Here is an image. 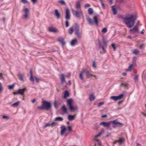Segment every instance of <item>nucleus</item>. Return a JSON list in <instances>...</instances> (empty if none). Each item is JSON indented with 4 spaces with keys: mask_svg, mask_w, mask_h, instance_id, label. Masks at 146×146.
Instances as JSON below:
<instances>
[{
    "mask_svg": "<svg viewBox=\"0 0 146 146\" xmlns=\"http://www.w3.org/2000/svg\"><path fill=\"white\" fill-rule=\"evenodd\" d=\"M137 17L136 15L129 14L123 18V22L128 27L131 28L133 27L135 23Z\"/></svg>",
    "mask_w": 146,
    "mask_h": 146,
    "instance_id": "f257e3e1",
    "label": "nucleus"
},
{
    "mask_svg": "<svg viewBox=\"0 0 146 146\" xmlns=\"http://www.w3.org/2000/svg\"><path fill=\"white\" fill-rule=\"evenodd\" d=\"M73 100L72 99H68L67 101V104L70 110L73 111L77 110L78 108L77 106H73Z\"/></svg>",
    "mask_w": 146,
    "mask_h": 146,
    "instance_id": "f03ea898",
    "label": "nucleus"
},
{
    "mask_svg": "<svg viewBox=\"0 0 146 146\" xmlns=\"http://www.w3.org/2000/svg\"><path fill=\"white\" fill-rule=\"evenodd\" d=\"M68 129L65 126L62 125L61 127V130L60 131V134L61 135H63L65 133V131L66 130H68V133H67L65 134V136H66L68 135L69 133H71V131L72 130V128L71 126H68Z\"/></svg>",
    "mask_w": 146,
    "mask_h": 146,
    "instance_id": "7ed1b4c3",
    "label": "nucleus"
},
{
    "mask_svg": "<svg viewBox=\"0 0 146 146\" xmlns=\"http://www.w3.org/2000/svg\"><path fill=\"white\" fill-rule=\"evenodd\" d=\"M72 11L73 15L76 17L80 18V16L83 15L82 11L81 10L75 11L72 9Z\"/></svg>",
    "mask_w": 146,
    "mask_h": 146,
    "instance_id": "20e7f679",
    "label": "nucleus"
},
{
    "mask_svg": "<svg viewBox=\"0 0 146 146\" xmlns=\"http://www.w3.org/2000/svg\"><path fill=\"white\" fill-rule=\"evenodd\" d=\"M42 103L45 110H48L50 109L51 108V105L49 102L44 101H43Z\"/></svg>",
    "mask_w": 146,
    "mask_h": 146,
    "instance_id": "39448f33",
    "label": "nucleus"
},
{
    "mask_svg": "<svg viewBox=\"0 0 146 146\" xmlns=\"http://www.w3.org/2000/svg\"><path fill=\"white\" fill-rule=\"evenodd\" d=\"M111 123H112L113 127L114 128L122 126H123V124L122 123L116 121V120L111 121Z\"/></svg>",
    "mask_w": 146,
    "mask_h": 146,
    "instance_id": "423d86ee",
    "label": "nucleus"
},
{
    "mask_svg": "<svg viewBox=\"0 0 146 146\" xmlns=\"http://www.w3.org/2000/svg\"><path fill=\"white\" fill-rule=\"evenodd\" d=\"M26 90L27 89L25 88L19 89L17 92H13V94L14 95L16 94H21L22 95H23L24 92L26 91Z\"/></svg>",
    "mask_w": 146,
    "mask_h": 146,
    "instance_id": "0eeeda50",
    "label": "nucleus"
},
{
    "mask_svg": "<svg viewBox=\"0 0 146 146\" xmlns=\"http://www.w3.org/2000/svg\"><path fill=\"white\" fill-rule=\"evenodd\" d=\"M123 96V94H121L118 96H111L110 97V98L113 100L114 101H116L121 100Z\"/></svg>",
    "mask_w": 146,
    "mask_h": 146,
    "instance_id": "6e6552de",
    "label": "nucleus"
},
{
    "mask_svg": "<svg viewBox=\"0 0 146 146\" xmlns=\"http://www.w3.org/2000/svg\"><path fill=\"white\" fill-rule=\"evenodd\" d=\"M23 11L25 13V14L23 15L24 19H27L29 18L28 15L29 13V11L28 9L27 8H25L23 10Z\"/></svg>",
    "mask_w": 146,
    "mask_h": 146,
    "instance_id": "1a4fd4ad",
    "label": "nucleus"
},
{
    "mask_svg": "<svg viewBox=\"0 0 146 146\" xmlns=\"http://www.w3.org/2000/svg\"><path fill=\"white\" fill-rule=\"evenodd\" d=\"M65 18L67 20H68L70 18V10L68 8H66L65 10Z\"/></svg>",
    "mask_w": 146,
    "mask_h": 146,
    "instance_id": "9d476101",
    "label": "nucleus"
},
{
    "mask_svg": "<svg viewBox=\"0 0 146 146\" xmlns=\"http://www.w3.org/2000/svg\"><path fill=\"white\" fill-rule=\"evenodd\" d=\"M111 124V121H109L107 122H102L100 123V125H102L104 127H110Z\"/></svg>",
    "mask_w": 146,
    "mask_h": 146,
    "instance_id": "9b49d317",
    "label": "nucleus"
},
{
    "mask_svg": "<svg viewBox=\"0 0 146 146\" xmlns=\"http://www.w3.org/2000/svg\"><path fill=\"white\" fill-rule=\"evenodd\" d=\"M83 72L86 74V76L87 78H89L91 76H94L96 79L97 78L96 76H95L90 74L89 72L87 71L86 69H84V70H83Z\"/></svg>",
    "mask_w": 146,
    "mask_h": 146,
    "instance_id": "f8f14e48",
    "label": "nucleus"
},
{
    "mask_svg": "<svg viewBox=\"0 0 146 146\" xmlns=\"http://www.w3.org/2000/svg\"><path fill=\"white\" fill-rule=\"evenodd\" d=\"M98 50L100 52V53L101 54L105 53L106 52V50L104 46H99Z\"/></svg>",
    "mask_w": 146,
    "mask_h": 146,
    "instance_id": "ddd939ff",
    "label": "nucleus"
},
{
    "mask_svg": "<svg viewBox=\"0 0 146 146\" xmlns=\"http://www.w3.org/2000/svg\"><path fill=\"white\" fill-rule=\"evenodd\" d=\"M130 31L133 33H134L138 32V29L136 26H135L132 29L130 30Z\"/></svg>",
    "mask_w": 146,
    "mask_h": 146,
    "instance_id": "4468645a",
    "label": "nucleus"
},
{
    "mask_svg": "<svg viewBox=\"0 0 146 146\" xmlns=\"http://www.w3.org/2000/svg\"><path fill=\"white\" fill-rule=\"evenodd\" d=\"M58 41L60 43L62 46H64L65 44V42L64 39L62 37H60L58 38Z\"/></svg>",
    "mask_w": 146,
    "mask_h": 146,
    "instance_id": "2eb2a0df",
    "label": "nucleus"
},
{
    "mask_svg": "<svg viewBox=\"0 0 146 146\" xmlns=\"http://www.w3.org/2000/svg\"><path fill=\"white\" fill-rule=\"evenodd\" d=\"M54 13L57 19H59L60 17V15L57 9H55V10Z\"/></svg>",
    "mask_w": 146,
    "mask_h": 146,
    "instance_id": "dca6fc26",
    "label": "nucleus"
},
{
    "mask_svg": "<svg viewBox=\"0 0 146 146\" xmlns=\"http://www.w3.org/2000/svg\"><path fill=\"white\" fill-rule=\"evenodd\" d=\"M48 30L50 32H53L55 33H56L58 31V30L56 29L54 27H49L48 28Z\"/></svg>",
    "mask_w": 146,
    "mask_h": 146,
    "instance_id": "f3484780",
    "label": "nucleus"
},
{
    "mask_svg": "<svg viewBox=\"0 0 146 146\" xmlns=\"http://www.w3.org/2000/svg\"><path fill=\"white\" fill-rule=\"evenodd\" d=\"M60 78L61 83L62 84L64 82H65V81L64 75L63 74H61L60 75Z\"/></svg>",
    "mask_w": 146,
    "mask_h": 146,
    "instance_id": "a211bd4d",
    "label": "nucleus"
},
{
    "mask_svg": "<svg viewBox=\"0 0 146 146\" xmlns=\"http://www.w3.org/2000/svg\"><path fill=\"white\" fill-rule=\"evenodd\" d=\"M74 29L75 30V32L79 31V26L77 23H76L75 24Z\"/></svg>",
    "mask_w": 146,
    "mask_h": 146,
    "instance_id": "6ab92c4d",
    "label": "nucleus"
},
{
    "mask_svg": "<svg viewBox=\"0 0 146 146\" xmlns=\"http://www.w3.org/2000/svg\"><path fill=\"white\" fill-rule=\"evenodd\" d=\"M61 109L62 111L64 112V113H67V110L65 105H64L62 107Z\"/></svg>",
    "mask_w": 146,
    "mask_h": 146,
    "instance_id": "aec40b11",
    "label": "nucleus"
},
{
    "mask_svg": "<svg viewBox=\"0 0 146 146\" xmlns=\"http://www.w3.org/2000/svg\"><path fill=\"white\" fill-rule=\"evenodd\" d=\"M112 11H113V13L114 15H116L117 14V10L115 8V6H113L112 7Z\"/></svg>",
    "mask_w": 146,
    "mask_h": 146,
    "instance_id": "412c9836",
    "label": "nucleus"
},
{
    "mask_svg": "<svg viewBox=\"0 0 146 146\" xmlns=\"http://www.w3.org/2000/svg\"><path fill=\"white\" fill-rule=\"evenodd\" d=\"M87 20L89 24L90 25H93L94 22L89 17L87 19Z\"/></svg>",
    "mask_w": 146,
    "mask_h": 146,
    "instance_id": "4be33fe9",
    "label": "nucleus"
},
{
    "mask_svg": "<svg viewBox=\"0 0 146 146\" xmlns=\"http://www.w3.org/2000/svg\"><path fill=\"white\" fill-rule=\"evenodd\" d=\"M93 19L94 21V23L96 24L97 25H98V18L97 16H94L93 18Z\"/></svg>",
    "mask_w": 146,
    "mask_h": 146,
    "instance_id": "5701e85b",
    "label": "nucleus"
},
{
    "mask_svg": "<svg viewBox=\"0 0 146 146\" xmlns=\"http://www.w3.org/2000/svg\"><path fill=\"white\" fill-rule=\"evenodd\" d=\"M18 76L19 77V79L22 81H24V80L23 79L24 75L22 74H19L18 75Z\"/></svg>",
    "mask_w": 146,
    "mask_h": 146,
    "instance_id": "b1692460",
    "label": "nucleus"
},
{
    "mask_svg": "<svg viewBox=\"0 0 146 146\" xmlns=\"http://www.w3.org/2000/svg\"><path fill=\"white\" fill-rule=\"evenodd\" d=\"M30 80L32 82H33L34 81V79L33 78L32 72L31 70H30Z\"/></svg>",
    "mask_w": 146,
    "mask_h": 146,
    "instance_id": "393cba45",
    "label": "nucleus"
},
{
    "mask_svg": "<svg viewBox=\"0 0 146 146\" xmlns=\"http://www.w3.org/2000/svg\"><path fill=\"white\" fill-rule=\"evenodd\" d=\"M81 7L80 4V1H78L76 3V8L77 9H80Z\"/></svg>",
    "mask_w": 146,
    "mask_h": 146,
    "instance_id": "a878e982",
    "label": "nucleus"
},
{
    "mask_svg": "<svg viewBox=\"0 0 146 146\" xmlns=\"http://www.w3.org/2000/svg\"><path fill=\"white\" fill-rule=\"evenodd\" d=\"M95 96L93 94H92L89 95V98L90 101H92L94 100L95 99Z\"/></svg>",
    "mask_w": 146,
    "mask_h": 146,
    "instance_id": "bb28decb",
    "label": "nucleus"
},
{
    "mask_svg": "<svg viewBox=\"0 0 146 146\" xmlns=\"http://www.w3.org/2000/svg\"><path fill=\"white\" fill-rule=\"evenodd\" d=\"M75 116V115H74V116H72L71 115H68V120L70 121H71L74 120Z\"/></svg>",
    "mask_w": 146,
    "mask_h": 146,
    "instance_id": "cd10ccee",
    "label": "nucleus"
},
{
    "mask_svg": "<svg viewBox=\"0 0 146 146\" xmlns=\"http://www.w3.org/2000/svg\"><path fill=\"white\" fill-rule=\"evenodd\" d=\"M103 42L104 43V46H107V44L108 41L106 40V39L104 37H103L102 38Z\"/></svg>",
    "mask_w": 146,
    "mask_h": 146,
    "instance_id": "c85d7f7f",
    "label": "nucleus"
},
{
    "mask_svg": "<svg viewBox=\"0 0 146 146\" xmlns=\"http://www.w3.org/2000/svg\"><path fill=\"white\" fill-rule=\"evenodd\" d=\"M20 103V102L18 101V102L13 104L11 105V106L12 107H17L19 105Z\"/></svg>",
    "mask_w": 146,
    "mask_h": 146,
    "instance_id": "c756f323",
    "label": "nucleus"
},
{
    "mask_svg": "<svg viewBox=\"0 0 146 146\" xmlns=\"http://www.w3.org/2000/svg\"><path fill=\"white\" fill-rule=\"evenodd\" d=\"M133 67V64H131L128 68L126 69V70L127 71H131Z\"/></svg>",
    "mask_w": 146,
    "mask_h": 146,
    "instance_id": "7c9ffc66",
    "label": "nucleus"
},
{
    "mask_svg": "<svg viewBox=\"0 0 146 146\" xmlns=\"http://www.w3.org/2000/svg\"><path fill=\"white\" fill-rule=\"evenodd\" d=\"M104 132V130H102L101 132L99 133L98 135H96L95 136V137L96 138H97L98 137H100L101 135V134Z\"/></svg>",
    "mask_w": 146,
    "mask_h": 146,
    "instance_id": "2f4dec72",
    "label": "nucleus"
},
{
    "mask_svg": "<svg viewBox=\"0 0 146 146\" xmlns=\"http://www.w3.org/2000/svg\"><path fill=\"white\" fill-rule=\"evenodd\" d=\"M69 94L68 91H66L65 92L64 95V98H66L67 97L69 96Z\"/></svg>",
    "mask_w": 146,
    "mask_h": 146,
    "instance_id": "473e14b6",
    "label": "nucleus"
},
{
    "mask_svg": "<svg viewBox=\"0 0 146 146\" xmlns=\"http://www.w3.org/2000/svg\"><path fill=\"white\" fill-rule=\"evenodd\" d=\"M77 42V40L76 39H74L72 40L71 42V44L72 45H74L75 44V43Z\"/></svg>",
    "mask_w": 146,
    "mask_h": 146,
    "instance_id": "72a5a7b5",
    "label": "nucleus"
},
{
    "mask_svg": "<svg viewBox=\"0 0 146 146\" xmlns=\"http://www.w3.org/2000/svg\"><path fill=\"white\" fill-rule=\"evenodd\" d=\"M63 120V118L61 117H58L55 118V121H62Z\"/></svg>",
    "mask_w": 146,
    "mask_h": 146,
    "instance_id": "f704fd0d",
    "label": "nucleus"
},
{
    "mask_svg": "<svg viewBox=\"0 0 146 146\" xmlns=\"http://www.w3.org/2000/svg\"><path fill=\"white\" fill-rule=\"evenodd\" d=\"M75 33L78 38H80L81 37V33L79 32V31L75 32Z\"/></svg>",
    "mask_w": 146,
    "mask_h": 146,
    "instance_id": "c9c22d12",
    "label": "nucleus"
},
{
    "mask_svg": "<svg viewBox=\"0 0 146 146\" xmlns=\"http://www.w3.org/2000/svg\"><path fill=\"white\" fill-rule=\"evenodd\" d=\"M125 141V139L124 138H121L119 139L118 140V141L119 143V145H121V143L123 142V141Z\"/></svg>",
    "mask_w": 146,
    "mask_h": 146,
    "instance_id": "e433bc0d",
    "label": "nucleus"
},
{
    "mask_svg": "<svg viewBox=\"0 0 146 146\" xmlns=\"http://www.w3.org/2000/svg\"><path fill=\"white\" fill-rule=\"evenodd\" d=\"M116 1L117 3L119 4H121L125 2V0H116Z\"/></svg>",
    "mask_w": 146,
    "mask_h": 146,
    "instance_id": "4c0bfd02",
    "label": "nucleus"
},
{
    "mask_svg": "<svg viewBox=\"0 0 146 146\" xmlns=\"http://www.w3.org/2000/svg\"><path fill=\"white\" fill-rule=\"evenodd\" d=\"M133 53L135 54H139V52L138 50H134L133 51Z\"/></svg>",
    "mask_w": 146,
    "mask_h": 146,
    "instance_id": "58836bf2",
    "label": "nucleus"
},
{
    "mask_svg": "<svg viewBox=\"0 0 146 146\" xmlns=\"http://www.w3.org/2000/svg\"><path fill=\"white\" fill-rule=\"evenodd\" d=\"M128 85V84L127 83H122L121 84V86L124 87L125 88L127 87Z\"/></svg>",
    "mask_w": 146,
    "mask_h": 146,
    "instance_id": "ea45409f",
    "label": "nucleus"
},
{
    "mask_svg": "<svg viewBox=\"0 0 146 146\" xmlns=\"http://www.w3.org/2000/svg\"><path fill=\"white\" fill-rule=\"evenodd\" d=\"M84 73V72H83V70L82 71V72H81L79 75V77L80 78V79L82 80H83L84 79L83 75H82V74Z\"/></svg>",
    "mask_w": 146,
    "mask_h": 146,
    "instance_id": "a19ab883",
    "label": "nucleus"
},
{
    "mask_svg": "<svg viewBox=\"0 0 146 146\" xmlns=\"http://www.w3.org/2000/svg\"><path fill=\"white\" fill-rule=\"evenodd\" d=\"M73 32V27L70 28L69 29V33L70 34H72Z\"/></svg>",
    "mask_w": 146,
    "mask_h": 146,
    "instance_id": "79ce46f5",
    "label": "nucleus"
},
{
    "mask_svg": "<svg viewBox=\"0 0 146 146\" xmlns=\"http://www.w3.org/2000/svg\"><path fill=\"white\" fill-rule=\"evenodd\" d=\"M88 13L90 14H91L93 13V10L91 8H89L88 9Z\"/></svg>",
    "mask_w": 146,
    "mask_h": 146,
    "instance_id": "37998d69",
    "label": "nucleus"
},
{
    "mask_svg": "<svg viewBox=\"0 0 146 146\" xmlns=\"http://www.w3.org/2000/svg\"><path fill=\"white\" fill-rule=\"evenodd\" d=\"M58 3L61 5H65L66 3L63 0H60L58 1Z\"/></svg>",
    "mask_w": 146,
    "mask_h": 146,
    "instance_id": "c03bdc74",
    "label": "nucleus"
},
{
    "mask_svg": "<svg viewBox=\"0 0 146 146\" xmlns=\"http://www.w3.org/2000/svg\"><path fill=\"white\" fill-rule=\"evenodd\" d=\"M95 140L97 142V144L99 145V146H101V143L99 140L98 139H95Z\"/></svg>",
    "mask_w": 146,
    "mask_h": 146,
    "instance_id": "a18cd8bd",
    "label": "nucleus"
},
{
    "mask_svg": "<svg viewBox=\"0 0 146 146\" xmlns=\"http://www.w3.org/2000/svg\"><path fill=\"white\" fill-rule=\"evenodd\" d=\"M3 90V88L1 83L0 82V93Z\"/></svg>",
    "mask_w": 146,
    "mask_h": 146,
    "instance_id": "49530a36",
    "label": "nucleus"
},
{
    "mask_svg": "<svg viewBox=\"0 0 146 146\" xmlns=\"http://www.w3.org/2000/svg\"><path fill=\"white\" fill-rule=\"evenodd\" d=\"M14 84L12 85H9V86L8 88L10 90L13 89L14 87Z\"/></svg>",
    "mask_w": 146,
    "mask_h": 146,
    "instance_id": "de8ad7c7",
    "label": "nucleus"
},
{
    "mask_svg": "<svg viewBox=\"0 0 146 146\" xmlns=\"http://www.w3.org/2000/svg\"><path fill=\"white\" fill-rule=\"evenodd\" d=\"M107 29L106 28H104L102 31V32L104 33H106L107 31Z\"/></svg>",
    "mask_w": 146,
    "mask_h": 146,
    "instance_id": "09e8293b",
    "label": "nucleus"
},
{
    "mask_svg": "<svg viewBox=\"0 0 146 146\" xmlns=\"http://www.w3.org/2000/svg\"><path fill=\"white\" fill-rule=\"evenodd\" d=\"M38 108L39 109H41L42 110H45L42 104V106H39L38 107Z\"/></svg>",
    "mask_w": 146,
    "mask_h": 146,
    "instance_id": "8fccbe9b",
    "label": "nucleus"
},
{
    "mask_svg": "<svg viewBox=\"0 0 146 146\" xmlns=\"http://www.w3.org/2000/svg\"><path fill=\"white\" fill-rule=\"evenodd\" d=\"M138 75H136L135 76L134 79L135 82L138 79Z\"/></svg>",
    "mask_w": 146,
    "mask_h": 146,
    "instance_id": "3c124183",
    "label": "nucleus"
},
{
    "mask_svg": "<svg viewBox=\"0 0 146 146\" xmlns=\"http://www.w3.org/2000/svg\"><path fill=\"white\" fill-rule=\"evenodd\" d=\"M57 125V123L56 122H53L50 124V126H53L55 125Z\"/></svg>",
    "mask_w": 146,
    "mask_h": 146,
    "instance_id": "603ef678",
    "label": "nucleus"
},
{
    "mask_svg": "<svg viewBox=\"0 0 146 146\" xmlns=\"http://www.w3.org/2000/svg\"><path fill=\"white\" fill-rule=\"evenodd\" d=\"M66 24V27H68L69 25L68 22V20H67L65 22Z\"/></svg>",
    "mask_w": 146,
    "mask_h": 146,
    "instance_id": "864d4df0",
    "label": "nucleus"
},
{
    "mask_svg": "<svg viewBox=\"0 0 146 146\" xmlns=\"http://www.w3.org/2000/svg\"><path fill=\"white\" fill-rule=\"evenodd\" d=\"M21 2L24 4L28 2L27 0H21Z\"/></svg>",
    "mask_w": 146,
    "mask_h": 146,
    "instance_id": "5fc2aeb1",
    "label": "nucleus"
},
{
    "mask_svg": "<svg viewBox=\"0 0 146 146\" xmlns=\"http://www.w3.org/2000/svg\"><path fill=\"white\" fill-rule=\"evenodd\" d=\"M3 118L4 119H7L9 118V117L8 116L3 115Z\"/></svg>",
    "mask_w": 146,
    "mask_h": 146,
    "instance_id": "6e6d98bb",
    "label": "nucleus"
},
{
    "mask_svg": "<svg viewBox=\"0 0 146 146\" xmlns=\"http://www.w3.org/2000/svg\"><path fill=\"white\" fill-rule=\"evenodd\" d=\"M116 48V46H111V47H110V49H111L113 48L114 50H115Z\"/></svg>",
    "mask_w": 146,
    "mask_h": 146,
    "instance_id": "4d7b16f0",
    "label": "nucleus"
},
{
    "mask_svg": "<svg viewBox=\"0 0 146 146\" xmlns=\"http://www.w3.org/2000/svg\"><path fill=\"white\" fill-rule=\"evenodd\" d=\"M104 104V103L103 102H100L98 104V106L100 107V106H102V105H103Z\"/></svg>",
    "mask_w": 146,
    "mask_h": 146,
    "instance_id": "13d9d810",
    "label": "nucleus"
},
{
    "mask_svg": "<svg viewBox=\"0 0 146 146\" xmlns=\"http://www.w3.org/2000/svg\"><path fill=\"white\" fill-rule=\"evenodd\" d=\"M90 6V5L88 4H86L85 6L84 7L85 8H86V7H89Z\"/></svg>",
    "mask_w": 146,
    "mask_h": 146,
    "instance_id": "bf43d9fd",
    "label": "nucleus"
},
{
    "mask_svg": "<svg viewBox=\"0 0 146 146\" xmlns=\"http://www.w3.org/2000/svg\"><path fill=\"white\" fill-rule=\"evenodd\" d=\"M34 78L35 79V80L37 82H39V78H38L36 76H35Z\"/></svg>",
    "mask_w": 146,
    "mask_h": 146,
    "instance_id": "052dcab7",
    "label": "nucleus"
},
{
    "mask_svg": "<svg viewBox=\"0 0 146 146\" xmlns=\"http://www.w3.org/2000/svg\"><path fill=\"white\" fill-rule=\"evenodd\" d=\"M92 66H93L94 67V68H96V64H95V61H94L93 62V65H92Z\"/></svg>",
    "mask_w": 146,
    "mask_h": 146,
    "instance_id": "680f3d73",
    "label": "nucleus"
},
{
    "mask_svg": "<svg viewBox=\"0 0 146 146\" xmlns=\"http://www.w3.org/2000/svg\"><path fill=\"white\" fill-rule=\"evenodd\" d=\"M101 3L102 5V8L104 9L105 8V6L104 3L102 2H101Z\"/></svg>",
    "mask_w": 146,
    "mask_h": 146,
    "instance_id": "e2e57ef3",
    "label": "nucleus"
},
{
    "mask_svg": "<svg viewBox=\"0 0 146 146\" xmlns=\"http://www.w3.org/2000/svg\"><path fill=\"white\" fill-rule=\"evenodd\" d=\"M98 42L99 43V46H102L101 43V41L99 39H98Z\"/></svg>",
    "mask_w": 146,
    "mask_h": 146,
    "instance_id": "0e129e2a",
    "label": "nucleus"
},
{
    "mask_svg": "<svg viewBox=\"0 0 146 146\" xmlns=\"http://www.w3.org/2000/svg\"><path fill=\"white\" fill-rule=\"evenodd\" d=\"M1 78H3V79H4L3 76V74L2 73H0V79Z\"/></svg>",
    "mask_w": 146,
    "mask_h": 146,
    "instance_id": "69168bd1",
    "label": "nucleus"
},
{
    "mask_svg": "<svg viewBox=\"0 0 146 146\" xmlns=\"http://www.w3.org/2000/svg\"><path fill=\"white\" fill-rule=\"evenodd\" d=\"M50 126V124H46L45 125V126L44 127V128H45L46 127L49 126Z\"/></svg>",
    "mask_w": 146,
    "mask_h": 146,
    "instance_id": "338daca9",
    "label": "nucleus"
},
{
    "mask_svg": "<svg viewBox=\"0 0 146 146\" xmlns=\"http://www.w3.org/2000/svg\"><path fill=\"white\" fill-rule=\"evenodd\" d=\"M31 102L32 103H34L36 102V100L35 99H34L32 100H31Z\"/></svg>",
    "mask_w": 146,
    "mask_h": 146,
    "instance_id": "774afa93",
    "label": "nucleus"
}]
</instances>
